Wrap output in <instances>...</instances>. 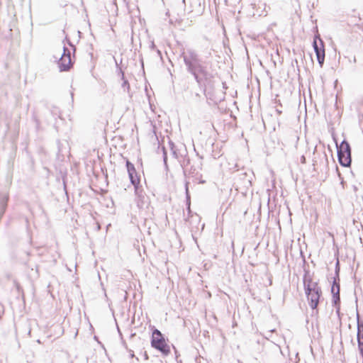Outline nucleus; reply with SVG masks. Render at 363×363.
<instances>
[{"label":"nucleus","mask_w":363,"mask_h":363,"mask_svg":"<svg viewBox=\"0 0 363 363\" xmlns=\"http://www.w3.org/2000/svg\"><path fill=\"white\" fill-rule=\"evenodd\" d=\"M72 99H73V92H71Z\"/></svg>","instance_id":"473e14b6"},{"label":"nucleus","mask_w":363,"mask_h":363,"mask_svg":"<svg viewBox=\"0 0 363 363\" xmlns=\"http://www.w3.org/2000/svg\"><path fill=\"white\" fill-rule=\"evenodd\" d=\"M301 160H302V162H304V161H305V157H304V156H302V157H301Z\"/></svg>","instance_id":"c85d7f7f"},{"label":"nucleus","mask_w":363,"mask_h":363,"mask_svg":"<svg viewBox=\"0 0 363 363\" xmlns=\"http://www.w3.org/2000/svg\"><path fill=\"white\" fill-rule=\"evenodd\" d=\"M307 289L306 291H322L320 287L318 286V282L313 281L310 285L307 284Z\"/></svg>","instance_id":"9b49d317"},{"label":"nucleus","mask_w":363,"mask_h":363,"mask_svg":"<svg viewBox=\"0 0 363 363\" xmlns=\"http://www.w3.org/2000/svg\"><path fill=\"white\" fill-rule=\"evenodd\" d=\"M340 151V152L342 154H349L351 155V147L349 143L344 140L340 145H337V152Z\"/></svg>","instance_id":"1a4fd4ad"},{"label":"nucleus","mask_w":363,"mask_h":363,"mask_svg":"<svg viewBox=\"0 0 363 363\" xmlns=\"http://www.w3.org/2000/svg\"><path fill=\"white\" fill-rule=\"evenodd\" d=\"M123 345L125 346V347L127 349V350L130 353V357L131 358H133V357H135V354H134V352L132 350H129L128 349V347H127V345L125 344V342H123Z\"/></svg>","instance_id":"4be33fe9"},{"label":"nucleus","mask_w":363,"mask_h":363,"mask_svg":"<svg viewBox=\"0 0 363 363\" xmlns=\"http://www.w3.org/2000/svg\"><path fill=\"white\" fill-rule=\"evenodd\" d=\"M169 147H170V150H171V152H172V154L173 155V156L176 158H178L177 150L176 146L174 144V143L172 142L171 140H169Z\"/></svg>","instance_id":"f3484780"},{"label":"nucleus","mask_w":363,"mask_h":363,"mask_svg":"<svg viewBox=\"0 0 363 363\" xmlns=\"http://www.w3.org/2000/svg\"><path fill=\"white\" fill-rule=\"evenodd\" d=\"M151 94H154V92H149V91H147V92H146V95H147V98H148V100H149V103H150V106H152V104H151V102H150Z\"/></svg>","instance_id":"b1692460"},{"label":"nucleus","mask_w":363,"mask_h":363,"mask_svg":"<svg viewBox=\"0 0 363 363\" xmlns=\"http://www.w3.org/2000/svg\"><path fill=\"white\" fill-rule=\"evenodd\" d=\"M207 103L211 106L217 105L225 99V92H203Z\"/></svg>","instance_id":"20e7f679"},{"label":"nucleus","mask_w":363,"mask_h":363,"mask_svg":"<svg viewBox=\"0 0 363 363\" xmlns=\"http://www.w3.org/2000/svg\"><path fill=\"white\" fill-rule=\"evenodd\" d=\"M306 92L305 91H303V96L304 98H306V95H305Z\"/></svg>","instance_id":"2f4dec72"},{"label":"nucleus","mask_w":363,"mask_h":363,"mask_svg":"<svg viewBox=\"0 0 363 363\" xmlns=\"http://www.w3.org/2000/svg\"><path fill=\"white\" fill-rule=\"evenodd\" d=\"M57 64L60 71H67L72 67V60L71 53L69 50L64 48V52Z\"/></svg>","instance_id":"f03ea898"},{"label":"nucleus","mask_w":363,"mask_h":363,"mask_svg":"<svg viewBox=\"0 0 363 363\" xmlns=\"http://www.w3.org/2000/svg\"><path fill=\"white\" fill-rule=\"evenodd\" d=\"M134 186V189H135V194L138 196V197H142L143 195H142V193H143V189H142V187L139 185H135V186Z\"/></svg>","instance_id":"a211bd4d"},{"label":"nucleus","mask_w":363,"mask_h":363,"mask_svg":"<svg viewBox=\"0 0 363 363\" xmlns=\"http://www.w3.org/2000/svg\"><path fill=\"white\" fill-rule=\"evenodd\" d=\"M308 94L309 96H310L311 98H312V96H313V92L309 91V92H308Z\"/></svg>","instance_id":"cd10ccee"},{"label":"nucleus","mask_w":363,"mask_h":363,"mask_svg":"<svg viewBox=\"0 0 363 363\" xmlns=\"http://www.w3.org/2000/svg\"><path fill=\"white\" fill-rule=\"evenodd\" d=\"M339 273H340V262H339V260L337 259L336 262V264H335V277L340 278Z\"/></svg>","instance_id":"6ab92c4d"},{"label":"nucleus","mask_w":363,"mask_h":363,"mask_svg":"<svg viewBox=\"0 0 363 363\" xmlns=\"http://www.w3.org/2000/svg\"><path fill=\"white\" fill-rule=\"evenodd\" d=\"M35 121L37 125H38V121L35 118Z\"/></svg>","instance_id":"7c9ffc66"},{"label":"nucleus","mask_w":363,"mask_h":363,"mask_svg":"<svg viewBox=\"0 0 363 363\" xmlns=\"http://www.w3.org/2000/svg\"><path fill=\"white\" fill-rule=\"evenodd\" d=\"M253 94H255V97L259 98V96H260V91H258V92H251L250 98H252L253 96Z\"/></svg>","instance_id":"393cba45"},{"label":"nucleus","mask_w":363,"mask_h":363,"mask_svg":"<svg viewBox=\"0 0 363 363\" xmlns=\"http://www.w3.org/2000/svg\"><path fill=\"white\" fill-rule=\"evenodd\" d=\"M151 346L167 356L170 352V347L167 344L163 334L157 328L152 330Z\"/></svg>","instance_id":"f257e3e1"},{"label":"nucleus","mask_w":363,"mask_h":363,"mask_svg":"<svg viewBox=\"0 0 363 363\" xmlns=\"http://www.w3.org/2000/svg\"><path fill=\"white\" fill-rule=\"evenodd\" d=\"M310 307L318 313V306L322 295V291H305Z\"/></svg>","instance_id":"423d86ee"},{"label":"nucleus","mask_w":363,"mask_h":363,"mask_svg":"<svg viewBox=\"0 0 363 363\" xmlns=\"http://www.w3.org/2000/svg\"><path fill=\"white\" fill-rule=\"evenodd\" d=\"M163 151V161L165 165H167V151L165 150V147H162Z\"/></svg>","instance_id":"aec40b11"},{"label":"nucleus","mask_w":363,"mask_h":363,"mask_svg":"<svg viewBox=\"0 0 363 363\" xmlns=\"http://www.w3.org/2000/svg\"><path fill=\"white\" fill-rule=\"evenodd\" d=\"M357 340L358 347H363V320L360 319L359 315L357 313Z\"/></svg>","instance_id":"0eeeda50"},{"label":"nucleus","mask_w":363,"mask_h":363,"mask_svg":"<svg viewBox=\"0 0 363 363\" xmlns=\"http://www.w3.org/2000/svg\"><path fill=\"white\" fill-rule=\"evenodd\" d=\"M201 169V163L197 165V167L191 166L189 173L192 176H197L199 174V170Z\"/></svg>","instance_id":"2eb2a0df"},{"label":"nucleus","mask_w":363,"mask_h":363,"mask_svg":"<svg viewBox=\"0 0 363 363\" xmlns=\"http://www.w3.org/2000/svg\"><path fill=\"white\" fill-rule=\"evenodd\" d=\"M190 164V160L189 158H185L183 162H182V166L183 168H185L187 165H189Z\"/></svg>","instance_id":"412c9836"},{"label":"nucleus","mask_w":363,"mask_h":363,"mask_svg":"<svg viewBox=\"0 0 363 363\" xmlns=\"http://www.w3.org/2000/svg\"><path fill=\"white\" fill-rule=\"evenodd\" d=\"M350 18H357L358 19V21H360L361 20V18H360V16L359 13H357L355 11H354V14L353 15H351L350 16Z\"/></svg>","instance_id":"5701e85b"},{"label":"nucleus","mask_w":363,"mask_h":363,"mask_svg":"<svg viewBox=\"0 0 363 363\" xmlns=\"http://www.w3.org/2000/svg\"><path fill=\"white\" fill-rule=\"evenodd\" d=\"M189 182H185V195H186V209L188 211L189 217L186 219V221H189L190 224L192 222H199L200 218L197 214L193 215L191 211V196L190 193L189 191Z\"/></svg>","instance_id":"7ed1b4c3"},{"label":"nucleus","mask_w":363,"mask_h":363,"mask_svg":"<svg viewBox=\"0 0 363 363\" xmlns=\"http://www.w3.org/2000/svg\"><path fill=\"white\" fill-rule=\"evenodd\" d=\"M337 153L338 161H339V163L340 164V165H342V167H348L351 165V162H352L351 155L342 154V153L340 152V151H337Z\"/></svg>","instance_id":"6e6552de"},{"label":"nucleus","mask_w":363,"mask_h":363,"mask_svg":"<svg viewBox=\"0 0 363 363\" xmlns=\"http://www.w3.org/2000/svg\"><path fill=\"white\" fill-rule=\"evenodd\" d=\"M340 293V278L334 277L333 284L331 286V293H335V291H337Z\"/></svg>","instance_id":"f8f14e48"},{"label":"nucleus","mask_w":363,"mask_h":363,"mask_svg":"<svg viewBox=\"0 0 363 363\" xmlns=\"http://www.w3.org/2000/svg\"><path fill=\"white\" fill-rule=\"evenodd\" d=\"M313 281L309 273L306 272L303 276V286L305 291L307 289V284L310 285V284H311Z\"/></svg>","instance_id":"4468645a"},{"label":"nucleus","mask_w":363,"mask_h":363,"mask_svg":"<svg viewBox=\"0 0 363 363\" xmlns=\"http://www.w3.org/2000/svg\"><path fill=\"white\" fill-rule=\"evenodd\" d=\"M195 96L196 97H200V94L199 93H196Z\"/></svg>","instance_id":"c756f323"},{"label":"nucleus","mask_w":363,"mask_h":363,"mask_svg":"<svg viewBox=\"0 0 363 363\" xmlns=\"http://www.w3.org/2000/svg\"><path fill=\"white\" fill-rule=\"evenodd\" d=\"M357 26H358V28L363 30V24H359V25H357Z\"/></svg>","instance_id":"bb28decb"},{"label":"nucleus","mask_w":363,"mask_h":363,"mask_svg":"<svg viewBox=\"0 0 363 363\" xmlns=\"http://www.w3.org/2000/svg\"><path fill=\"white\" fill-rule=\"evenodd\" d=\"M313 48L316 53L318 61L322 66L325 60V48L323 42L318 37H315L313 40Z\"/></svg>","instance_id":"39448f33"},{"label":"nucleus","mask_w":363,"mask_h":363,"mask_svg":"<svg viewBox=\"0 0 363 363\" xmlns=\"http://www.w3.org/2000/svg\"><path fill=\"white\" fill-rule=\"evenodd\" d=\"M333 299H332V303L333 306L335 308L336 312L338 313L340 309V293L337 291H335V293H333Z\"/></svg>","instance_id":"9d476101"},{"label":"nucleus","mask_w":363,"mask_h":363,"mask_svg":"<svg viewBox=\"0 0 363 363\" xmlns=\"http://www.w3.org/2000/svg\"><path fill=\"white\" fill-rule=\"evenodd\" d=\"M144 358L145 360H147L149 359L148 354L146 351L144 352Z\"/></svg>","instance_id":"a878e982"},{"label":"nucleus","mask_w":363,"mask_h":363,"mask_svg":"<svg viewBox=\"0 0 363 363\" xmlns=\"http://www.w3.org/2000/svg\"><path fill=\"white\" fill-rule=\"evenodd\" d=\"M125 166L128 174H135V172H136L135 166L128 160H126Z\"/></svg>","instance_id":"dca6fc26"},{"label":"nucleus","mask_w":363,"mask_h":363,"mask_svg":"<svg viewBox=\"0 0 363 363\" xmlns=\"http://www.w3.org/2000/svg\"><path fill=\"white\" fill-rule=\"evenodd\" d=\"M130 183L133 185H139L140 184V177L138 175L137 172H135V174H128Z\"/></svg>","instance_id":"ddd939ff"}]
</instances>
